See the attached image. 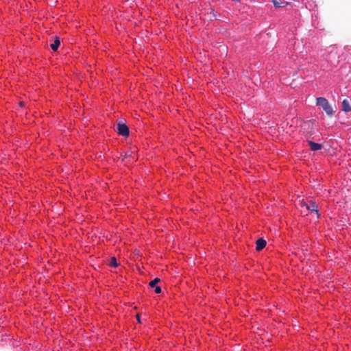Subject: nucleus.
Instances as JSON below:
<instances>
[{"mask_svg":"<svg viewBox=\"0 0 351 351\" xmlns=\"http://www.w3.org/2000/svg\"><path fill=\"white\" fill-rule=\"evenodd\" d=\"M316 105L318 107L322 108L328 116H333L335 111L333 110L332 107L330 106V104L326 98L317 97L316 99Z\"/></svg>","mask_w":351,"mask_h":351,"instance_id":"nucleus-1","label":"nucleus"},{"mask_svg":"<svg viewBox=\"0 0 351 351\" xmlns=\"http://www.w3.org/2000/svg\"><path fill=\"white\" fill-rule=\"evenodd\" d=\"M117 131L119 134L123 136H128L129 135V129L128 126L124 123H118Z\"/></svg>","mask_w":351,"mask_h":351,"instance_id":"nucleus-2","label":"nucleus"},{"mask_svg":"<svg viewBox=\"0 0 351 351\" xmlns=\"http://www.w3.org/2000/svg\"><path fill=\"white\" fill-rule=\"evenodd\" d=\"M304 206L308 210H310L311 213H315L317 217L319 216L317 205L315 202H310L308 204L304 203Z\"/></svg>","mask_w":351,"mask_h":351,"instance_id":"nucleus-3","label":"nucleus"},{"mask_svg":"<svg viewBox=\"0 0 351 351\" xmlns=\"http://www.w3.org/2000/svg\"><path fill=\"white\" fill-rule=\"evenodd\" d=\"M341 109L345 112L351 111V102L347 99H343L341 102Z\"/></svg>","mask_w":351,"mask_h":351,"instance_id":"nucleus-4","label":"nucleus"},{"mask_svg":"<svg viewBox=\"0 0 351 351\" xmlns=\"http://www.w3.org/2000/svg\"><path fill=\"white\" fill-rule=\"evenodd\" d=\"M308 143L310 149L312 151H314V152L318 151V150H320L322 147V145L319 143H315V142L311 141H309Z\"/></svg>","mask_w":351,"mask_h":351,"instance_id":"nucleus-5","label":"nucleus"},{"mask_svg":"<svg viewBox=\"0 0 351 351\" xmlns=\"http://www.w3.org/2000/svg\"><path fill=\"white\" fill-rule=\"evenodd\" d=\"M256 249L257 251H261L266 245V241L263 239H258L256 243Z\"/></svg>","mask_w":351,"mask_h":351,"instance_id":"nucleus-6","label":"nucleus"},{"mask_svg":"<svg viewBox=\"0 0 351 351\" xmlns=\"http://www.w3.org/2000/svg\"><path fill=\"white\" fill-rule=\"evenodd\" d=\"M272 3L276 8H283L289 5V2H282L280 0H272Z\"/></svg>","mask_w":351,"mask_h":351,"instance_id":"nucleus-7","label":"nucleus"},{"mask_svg":"<svg viewBox=\"0 0 351 351\" xmlns=\"http://www.w3.org/2000/svg\"><path fill=\"white\" fill-rule=\"evenodd\" d=\"M60 45V40L58 36H56L53 43L51 44L50 47L53 51H56Z\"/></svg>","mask_w":351,"mask_h":351,"instance_id":"nucleus-8","label":"nucleus"},{"mask_svg":"<svg viewBox=\"0 0 351 351\" xmlns=\"http://www.w3.org/2000/svg\"><path fill=\"white\" fill-rule=\"evenodd\" d=\"M110 265L113 267H117L118 266V263L117 262L115 257H112L110 261Z\"/></svg>","mask_w":351,"mask_h":351,"instance_id":"nucleus-9","label":"nucleus"},{"mask_svg":"<svg viewBox=\"0 0 351 351\" xmlns=\"http://www.w3.org/2000/svg\"><path fill=\"white\" fill-rule=\"evenodd\" d=\"M160 281V279L156 278L155 279H154L153 280H152L150 282H149V286L151 287H156V285H157V283Z\"/></svg>","mask_w":351,"mask_h":351,"instance_id":"nucleus-10","label":"nucleus"},{"mask_svg":"<svg viewBox=\"0 0 351 351\" xmlns=\"http://www.w3.org/2000/svg\"><path fill=\"white\" fill-rule=\"evenodd\" d=\"M161 292V288L160 287H156L155 293H160Z\"/></svg>","mask_w":351,"mask_h":351,"instance_id":"nucleus-11","label":"nucleus"},{"mask_svg":"<svg viewBox=\"0 0 351 351\" xmlns=\"http://www.w3.org/2000/svg\"><path fill=\"white\" fill-rule=\"evenodd\" d=\"M23 105H24V103L23 101L20 102V106H23Z\"/></svg>","mask_w":351,"mask_h":351,"instance_id":"nucleus-12","label":"nucleus"},{"mask_svg":"<svg viewBox=\"0 0 351 351\" xmlns=\"http://www.w3.org/2000/svg\"><path fill=\"white\" fill-rule=\"evenodd\" d=\"M137 321H138L140 322V319H139L138 316H137Z\"/></svg>","mask_w":351,"mask_h":351,"instance_id":"nucleus-13","label":"nucleus"}]
</instances>
